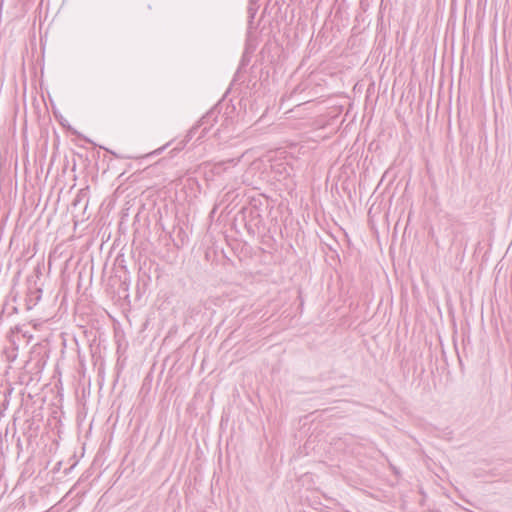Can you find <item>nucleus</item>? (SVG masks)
<instances>
[{
	"mask_svg": "<svg viewBox=\"0 0 512 512\" xmlns=\"http://www.w3.org/2000/svg\"><path fill=\"white\" fill-rule=\"evenodd\" d=\"M197 129V127H193L190 131H189V134H192L194 133V131Z\"/></svg>",
	"mask_w": 512,
	"mask_h": 512,
	"instance_id": "2",
	"label": "nucleus"
},
{
	"mask_svg": "<svg viewBox=\"0 0 512 512\" xmlns=\"http://www.w3.org/2000/svg\"><path fill=\"white\" fill-rule=\"evenodd\" d=\"M214 113L213 112H210V113H207L205 116L202 117L201 119V125H204V124H208L211 120V118L213 117Z\"/></svg>",
	"mask_w": 512,
	"mask_h": 512,
	"instance_id": "1",
	"label": "nucleus"
},
{
	"mask_svg": "<svg viewBox=\"0 0 512 512\" xmlns=\"http://www.w3.org/2000/svg\"><path fill=\"white\" fill-rule=\"evenodd\" d=\"M2 4H3V2H0V10L2 9Z\"/></svg>",
	"mask_w": 512,
	"mask_h": 512,
	"instance_id": "4",
	"label": "nucleus"
},
{
	"mask_svg": "<svg viewBox=\"0 0 512 512\" xmlns=\"http://www.w3.org/2000/svg\"><path fill=\"white\" fill-rule=\"evenodd\" d=\"M249 12L251 13V18L253 17L252 8H249Z\"/></svg>",
	"mask_w": 512,
	"mask_h": 512,
	"instance_id": "3",
	"label": "nucleus"
}]
</instances>
